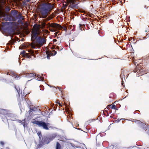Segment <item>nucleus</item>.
<instances>
[{
  "mask_svg": "<svg viewBox=\"0 0 149 149\" xmlns=\"http://www.w3.org/2000/svg\"><path fill=\"white\" fill-rule=\"evenodd\" d=\"M39 34H32L31 39L33 41H34L36 40L34 42L32 43L31 44L32 48L34 49L36 47H40L42 46L46 41V40L42 36H39Z\"/></svg>",
  "mask_w": 149,
  "mask_h": 149,
  "instance_id": "obj_1",
  "label": "nucleus"
},
{
  "mask_svg": "<svg viewBox=\"0 0 149 149\" xmlns=\"http://www.w3.org/2000/svg\"><path fill=\"white\" fill-rule=\"evenodd\" d=\"M31 123L38 125L39 127H42L43 129L48 130L49 129V124L48 123H45L42 121H38L36 120L35 119L32 120Z\"/></svg>",
  "mask_w": 149,
  "mask_h": 149,
  "instance_id": "obj_2",
  "label": "nucleus"
},
{
  "mask_svg": "<svg viewBox=\"0 0 149 149\" xmlns=\"http://www.w3.org/2000/svg\"><path fill=\"white\" fill-rule=\"evenodd\" d=\"M49 11L45 5H43L40 9V12L43 15V18H45L46 17Z\"/></svg>",
  "mask_w": 149,
  "mask_h": 149,
  "instance_id": "obj_3",
  "label": "nucleus"
},
{
  "mask_svg": "<svg viewBox=\"0 0 149 149\" xmlns=\"http://www.w3.org/2000/svg\"><path fill=\"white\" fill-rule=\"evenodd\" d=\"M41 28V25L34 26L32 31V34H40V29Z\"/></svg>",
  "mask_w": 149,
  "mask_h": 149,
  "instance_id": "obj_4",
  "label": "nucleus"
},
{
  "mask_svg": "<svg viewBox=\"0 0 149 149\" xmlns=\"http://www.w3.org/2000/svg\"><path fill=\"white\" fill-rule=\"evenodd\" d=\"M48 9L49 11H50L53 8V5H52L50 3H49L48 4L44 5Z\"/></svg>",
  "mask_w": 149,
  "mask_h": 149,
  "instance_id": "obj_5",
  "label": "nucleus"
},
{
  "mask_svg": "<svg viewBox=\"0 0 149 149\" xmlns=\"http://www.w3.org/2000/svg\"><path fill=\"white\" fill-rule=\"evenodd\" d=\"M50 25L51 26L58 29H60L61 28V26L60 25L58 24H51Z\"/></svg>",
  "mask_w": 149,
  "mask_h": 149,
  "instance_id": "obj_6",
  "label": "nucleus"
},
{
  "mask_svg": "<svg viewBox=\"0 0 149 149\" xmlns=\"http://www.w3.org/2000/svg\"><path fill=\"white\" fill-rule=\"evenodd\" d=\"M25 119H24V120H22V121H21L20 120H19L18 121V122L20 123H21L22 124L24 127H25L27 125V124L26 123L25 121Z\"/></svg>",
  "mask_w": 149,
  "mask_h": 149,
  "instance_id": "obj_7",
  "label": "nucleus"
},
{
  "mask_svg": "<svg viewBox=\"0 0 149 149\" xmlns=\"http://www.w3.org/2000/svg\"><path fill=\"white\" fill-rule=\"evenodd\" d=\"M56 149H61V145L58 142L56 143Z\"/></svg>",
  "mask_w": 149,
  "mask_h": 149,
  "instance_id": "obj_8",
  "label": "nucleus"
},
{
  "mask_svg": "<svg viewBox=\"0 0 149 149\" xmlns=\"http://www.w3.org/2000/svg\"><path fill=\"white\" fill-rule=\"evenodd\" d=\"M28 77H33L35 76V75L34 74H33L32 73H30L29 74H28L27 75Z\"/></svg>",
  "mask_w": 149,
  "mask_h": 149,
  "instance_id": "obj_9",
  "label": "nucleus"
},
{
  "mask_svg": "<svg viewBox=\"0 0 149 149\" xmlns=\"http://www.w3.org/2000/svg\"><path fill=\"white\" fill-rule=\"evenodd\" d=\"M41 28L42 29H43L45 27V26L46 25V23H45L41 22Z\"/></svg>",
  "mask_w": 149,
  "mask_h": 149,
  "instance_id": "obj_10",
  "label": "nucleus"
},
{
  "mask_svg": "<svg viewBox=\"0 0 149 149\" xmlns=\"http://www.w3.org/2000/svg\"><path fill=\"white\" fill-rule=\"evenodd\" d=\"M13 15H16L17 14V11H15L14 12H13Z\"/></svg>",
  "mask_w": 149,
  "mask_h": 149,
  "instance_id": "obj_11",
  "label": "nucleus"
},
{
  "mask_svg": "<svg viewBox=\"0 0 149 149\" xmlns=\"http://www.w3.org/2000/svg\"><path fill=\"white\" fill-rule=\"evenodd\" d=\"M111 109H112L116 108V106H115V105H114V104H113V105L112 106H111Z\"/></svg>",
  "mask_w": 149,
  "mask_h": 149,
  "instance_id": "obj_12",
  "label": "nucleus"
},
{
  "mask_svg": "<svg viewBox=\"0 0 149 149\" xmlns=\"http://www.w3.org/2000/svg\"><path fill=\"white\" fill-rule=\"evenodd\" d=\"M43 78L42 77H39V79H38L40 81H43Z\"/></svg>",
  "mask_w": 149,
  "mask_h": 149,
  "instance_id": "obj_13",
  "label": "nucleus"
},
{
  "mask_svg": "<svg viewBox=\"0 0 149 149\" xmlns=\"http://www.w3.org/2000/svg\"><path fill=\"white\" fill-rule=\"evenodd\" d=\"M25 53V51H23L21 52V54H22V55H23Z\"/></svg>",
  "mask_w": 149,
  "mask_h": 149,
  "instance_id": "obj_14",
  "label": "nucleus"
},
{
  "mask_svg": "<svg viewBox=\"0 0 149 149\" xmlns=\"http://www.w3.org/2000/svg\"><path fill=\"white\" fill-rule=\"evenodd\" d=\"M38 135L40 137V136L41 135V134L40 132H38L37 133Z\"/></svg>",
  "mask_w": 149,
  "mask_h": 149,
  "instance_id": "obj_15",
  "label": "nucleus"
},
{
  "mask_svg": "<svg viewBox=\"0 0 149 149\" xmlns=\"http://www.w3.org/2000/svg\"><path fill=\"white\" fill-rule=\"evenodd\" d=\"M0 143V144L2 145H3L4 144L3 142V141H1Z\"/></svg>",
  "mask_w": 149,
  "mask_h": 149,
  "instance_id": "obj_16",
  "label": "nucleus"
},
{
  "mask_svg": "<svg viewBox=\"0 0 149 149\" xmlns=\"http://www.w3.org/2000/svg\"><path fill=\"white\" fill-rule=\"evenodd\" d=\"M17 92L18 93V94H19V92H20V90L19 89V90H18L16 88H15Z\"/></svg>",
  "mask_w": 149,
  "mask_h": 149,
  "instance_id": "obj_17",
  "label": "nucleus"
},
{
  "mask_svg": "<svg viewBox=\"0 0 149 149\" xmlns=\"http://www.w3.org/2000/svg\"><path fill=\"white\" fill-rule=\"evenodd\" d=\"M71 3H74V1H73V0H71Z\"/></svg>",
  "mask_w": 149,
  "mask_h": 149,
  "instance_id": "obj_18",
  "label": "nucleus"
},
{
  "mask_svg": "<svg viewBox=\"0 0 149 149\" xmlns=\"http://www.w3.org/2000/svg\"><path fill=\"white\" fill-rule=\"evenodd\" d=\"M33 109H31L29 111V113L33 111Z\"/></svg>",
  "mask_w": 149,
  "mask_h": 149,
  "instance_id": "obj_19",
  "label": "nucleus"
},
{
  "mask_svg": "<svg viewBox=\"0 0 149 149\" xmlns=\"http://www.w3.org/2000/svg\"><path fill=\"white\" fill-rule=\"evenodd\" d=\"M47 57L48 59H49L50 56H47Z\"/></svg>",
  "mask_w": 149,
  "mask_h": 149,
  "instance_id": "obj_20",
  "label": "nucleus"
},
{
  "mask_svg": "<svg viewBox=\"0 0 149 149\" xmlns=\"http://www.w3.org/2000/svg\"><path fill=\"white\" fill-rule=\"evenodd\" d=\"M54 42H56V39H54Z\"/></svg>",
  "mask_w": 149,
  "mask_h": 149,
  "instance_id": "obj_21",
  "label": "nucleus"
},
{
  "mask_svg": "<svg viewBox=\"0 0 149 149\" xmlns=\"http://www.w3.org/2000/svg\"><path fill=\"white\" fill-rule=\"evenodd\" d=\"M50 19H51L49 17V19H47V20H50Z\"/></svg>",
  "mask_w": 149,
  "mask_h": 149,
  "instance_id": "obj_22",
  "label": "nucleus"
},
{
  "mask_svg": "<svg viewBox=\"0 0 149 149\" xmlns=\"http://www.w3.org/2000/svg\"><path fill=\"white\" fill-rule=\"evenodd\" d=\"M56 54V52L55 51V52L54 55H55Z\"/></svg>",
  "mask_w": 149,
  "mask_h": 149,
  "instance_id": "obj_23",
  "label": "nucleus"
},
{
  "mask_svg": "<svg viewBox=\"0 0 149 149\" xmlns=\"http://www.w3.org/2000/svg\"><path fill=\"white\" fill-rule=\"evenodd\" d=\"M147 32V30H145V32Z\"/></svg>",
  "mask_w": 149,
  "mask_h": 149,
  "instance_id": "obj_24",
  "label": "nucleus"
},
{
  "mask_svg": "<svg viewBox=\"0 0 149 149\" xmlns=\"http://www.w3.org/2000/svg\"><path fill=\"white\" fill-rule=\"evenodd\" d=\"M58 104H59V105H61V104H60V103H58Z\"/></svg>",
  "mask_w": 149,
  "mask_h": 149,
  "instance_id": "obj_25",
  "label": "nucleus"
},
{
  "mask_svg": "<svg viewBox=\"0 0 149 149\" xmlns=\"http://www.w3.org/2000/svg\"><path fill=\"white\" fill-rule=\"evenodd\" d=\"M27 1H29L30 0H26Z\"/></svg>",
  "mask_w": 149,
  "mask_h": 149,
  "instance_id": "obj_26",
  "label": "nucleus"
}]
</instances>
